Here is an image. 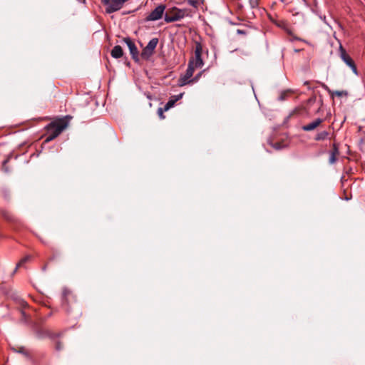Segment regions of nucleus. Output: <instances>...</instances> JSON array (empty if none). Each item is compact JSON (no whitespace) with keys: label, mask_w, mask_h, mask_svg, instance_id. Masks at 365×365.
<instances>
[{"label":"nucleus","mask_w":365,"mask_h":365,"mask_svg":"<svg viewBox=\"0 0 365 365\" xmlns=\"http://www.w3.org/2000/svg\"><path fill=\"white\" fill-rule=\"evenodd\" d=\"M68 122L66 119L62 118L57 121L51 123L48 125V135L46 141L49 142L58 137L62 131L68 126Z\"/></svg>","instance_id":"1"},{"label":"nucleus","mask_w":365,"mask_h":365,"mask_svg":"<svg viewBox=\"0 0 365 365\" xmlns=\"http://www.w3.org/2000/svg\"><path fill=\"white\" fill-rule=\"evenodd\" d=\"M199 1L200 0H187V4L195 9L198 8L200 5Z\"/></svg>","instance_id":"14"},{"label":"nucleus","mask_w":365,"mask_h":365,"mask_svg":"<svg viewBox=\"0 0 365 365\" xmlns=\"http://www.w3.org/2000/svg\"><path fill=\"white\" fill-rule=\"evenodd\" d=\"M70 294V291L67 289H64L63 290V302H66L67 301V297Z\"/></svg>","instance_id":"15"},{"label":"nucleus","mask_w":365,"mask_h":365,"mask_svg":"<svg viewBox=\"0 0 365 365\" xmlns=\"http://www.w3.org/2000/svg\"><path fill=\"white\" fill-rule=\"evenodd\" d=\"M165 5L160 4L154 10H153L145 18L147 21H155L160 19L165 10Z\"/></svg>","instance_id":"8"},{"label":"nucleus","mask_w":365,"mask_h":365,"mask_svg":"<svg viewBox=\"0 0 365 365\" xmlns=\"http://www.w3.org/2000/svg\"><path fill=\"white\" fill-rule=\"evenodd\" d=\"M323 122V120L322 118H317L312 122L304 125L302 127V129L304 131H312L316 129Z\"/></svg>","instance_id":"10"},{"label":"nucleus","mask_w":365,"mask_h":365,"mask_svg":"<svg viewBox=\"0 0 365 365\" xmlns=\"http://www.w3.org/2000/svg\"><path fill=\"white\" fill-rule=\"evenodd\" d=\"M62 348H63L62 344H61V342H60V341H58V342L56 343V349L57 351H60V350H61V349H62Z\"/></svg>","instance_id":"21"},{"label":"nucleus","mask_w":365,"mask_h":365,"mask_svg":"<svg viewBox=\"0 0 365 365\" xmlns=\"http://www.w3.org/2000/svg\"><path fill=\"white\" fill-rule=\"evenodd\" d=\"M339 51L341 60L351 69L354 74L358 75L357 68L354 61L346 53V50L343 48L341 44L339 46Z\"/></svg>","instance_id":"5"},{"label":"nucleus","mask_w":365,"mask_h":365,"mask_svg":"<svg viewBox=\"0 0 365 365\" xmlns=\"http://www.w3.org/2000/svg\"><path fill=\"white\" fill-rule=\"evenodd\" d=\"M293 39H295V40H300V38H297V37H293Z\"/></svg>","instance_id":"24"},{"label":"nucleus","mask_w":365,"mask_h":365,"mask_svg":"<svg viewBox=\"0 0 365 365\" xmlns=\"http://www.w3.org/2000/svg\"><path fill=\"white\" fill-rule=\"evenodd\" d=\"M333 93L335 96H339V97L342 96L344 94H346V92H344V91H334Z\"/></svg>","instance_id":"19"},{"label":"nucleus","mask_w":365,"mask_h":365,"mask_svg":"<svg viewBox=\"0 0 365 365\" xmlns=\"http://www.w3.org/2000/svg\"><path fill=\"white\" fill-rule=\"evenodd\" d=\"M286 95H287L286 92L281 93V95L279 97V100L284 101L286 98Z\"/></svg>","instance_id":"22"},{"label":"nucleus","mask_w":365,"mask_h":365,"mask_svg":"<svg viewBox=\"0 0 365 365\" xmlns=\"http://www.w3.org/2000/svg\"><path fill=\"white\" fill-rule=\"evenodd\" d=\"M330 153H334L335 155L337 156L339 154V150L336 145H334L332 150L330 152Z\"/></svg>","instance_id":"20"},{"label":"nucleus","mask_w":365,"mask_h":365,"mask_svg":"<svg viewBox=\"0 0 365 365\" xmlns=\"http://www.w3.org/2000/svg\"><path fill=\"white\" fill-rule=\"evenodd\" d=\"M329 136V133L327 131H322L319 133H317L314 138L315 140L319 141V140H324Z\"/></svg>","instance_id":"13"},{"label":"nucleus","mask_w":365,"mask_h":365,"mask_svg":"<svg viewBox=\"0 0 365 365\" xmlns=\"http://www.w3.org/2000/svg\"><path fill=\"white\" fill-rule=\"evenodd\" d=\"M123 41L128 46L133 59L138 61L139 60V53L135 43L130 38H125Z\"/></svg>","instance_id":"9"},{"label":"nucleus","mask_w":365,"mask_h":365,"mask_svg":"<svg viewBox=\"0 0 365 365\" xmlns=\"http://www.w3.org/2000/svg\"><path fill=\"white\" fill-rule=\"evenodd\" d=\"M337 158L336 155H334V153H330L329 162L330 164H334L336 162Z\"/></svg>","instance_id":"16"},{"label":"nucleus","mask_w":365,"mask_h":365,"mask_svg":"<svg viewBox=\"0 0 365 365\" xmlns=\"http://www.w3.org/2000/svg\"><path fill=\"white\" fill-rule=\"evenodd\" d=\"M165 110H164V108H159L158 109V114L159 115L160 118L163 119L165 118V116L163 115V112H165Z\"/></svg>","instance_id":"18"},{"label":"nucleus","mask_w":365,"mask_h":365,"mask_svg":"<svg viewBox=\"0 0 365 365\" xmlns=\"http://www.w3.org/2000/svg\"><path fill=\"white\" fill-rule=\"evenodd\" d=\"M31 259V257L30 256H26L25 257H24L19 262V264H17V267H21L24 263H26V262H28L29 259Z\"/></svg>","instance_id":"17"},{"label":"nucleus","mask_w":365,"mask_h":365,"mask_svg":"<svg viewBox=\"0 0 365 365\" xmlns=\"http://www.w3.org/2000/svg\"><path fill=\"white\" fill-rule=\"evenodd\" d=\"M111 56L114 58H119L123 56V51L120 46H115L111 50Z\"/></svg>","instance_id":"12"},{"label":"nucleus","mask_w":365,"mask_h":365,"mask_svg":"<svg viewBox=\"0 0 365 365\" xmlns=\"http://www.w3.org/2000/svg\"><path fill=\"white\" fill-rule=\"evenodd\" d=\"M26 304V303L25 302H24V301L22 302V305H24V304Z\"/></svg>","instance_id":"27"},{"label":"nucleus","mask_w":365,"mask_h":365,"mask_svg":"<svg viewBox=\"0 0 365 365\" xmlns=\"http://www.w3.org/2000/svg\"><path fill=\"white\" fill-rule=\"evenodd\" d=\"M188 16H190L189 9H179L176 6H173L168 9L165 14L164 19L166 23H172L180 21Z\"/></svg>","instance_id":"2"},{"label":"nucleus","mask_w":365,"mask_h":365,"mask_svg":"<svg viewBox=\"0 0 365 365\" xmlns=\"http://www.w3.org/2000/svg\"><path fill=\"white\" fill-rule=\"evenodd\" d=\"M18 352L22 353V354H26V351H25V349L23 348V347L19 348V350L18 351Z\"/></svg>","instance_id":"23"},{"label":"nucleus","mask_w":365,"mask_h":365,"mask_svg":"<svg viewBox=\"0 0 365 365\" xmlns=\"http://www.w3.org/2000/svg\"><path fill=\"white\" fill-rule=\"evenodd\" d=\"M202 47L200 43L196 42L195 43V57L192 58L189 62L192 63V66H194L195 68H201L204 63L202 59Z\"/></svg>","instance_id":"6"},{"label":"nucleus","mask_w":365,"mask_h":365,"mask_svg":"<svg viewBox=\"0 0 365 365\" xmlns=\"http://www.w3.org/2000/svg\"><path fill=\"white\" fill-rule=\"evenodd\" d=\"M158 43V38H152L147 46L143 49L140 56L144 60H148L154 53L155 49Z\"/></svg>","instance_id":"4"},{"label":"nucleus","mask_w":365,"mask_h":365,"mask_svg":"<svg viewBox=\"0 0 365 365\" xmlns=\"http://www.w3.org/2000/svg\"><path fill=\"white\" fill-rule=\"evenodd\" d=\"M122 2L124 4L125 2H126L128 0H121Z\"/></svg>","instance_id":"26"},{"label":"nucleus","mask_w":365,"mask_h":365,"mask_svg":"<svg viewBox=\"0 0 365 365\" xmlns=\"http://www.w3.org/2000/svg\"><path fill=\"white\" fill-rule=\"evenodd\" d=\"M183 96V93H181L178 95L173 96L171 98L168 100V101L166 103V104L164 106V110H168L170 108L174 106L175 103L180 100Z\"/></svg>","instance_id":"11"},{"label":"nucleus","mask_w":365,"mask_h":365,"mask_svg":"<svg viewBox=\"0 0 365 365\" xmlns=\"http://www.w3.org/2000/svg\"><path fill=\"white\" fill-rule=\"evenodd\" d=\"M101 1L106 6V11L108 14L120 10L124 4L121 0H101Z\"/></svg>","instance_id":"7"},{"label":"nucleus","mask_w":365,"mask_h":365,"mask_svg":"<svg viewBox=\"0 0 365 365\" xmlns=\"http://www.w3.org/2000/svg\"><path fill=\"white\" fill-rule=\"evenodd\" d=\"M195 68H196L194 66H192V62L188 63V66H187L185 73L183 76H182L179 79L180 86H182L187 85L191 82H194V81H197V76L192 79H190L192 78V76H193Z\"/></svg>","instance_id":"3"},{"label":"nucleus","mask_w":365,"mask_h":365,"mask_svg":"<svg viewBox=\"0 0 365 365\" xmlns=\"http://www.w3.org/2000/svg\"><path fill=\"white\" fill-rule=\"evenodd\" d=\"M287 32H288V34H289V35H292V33H291V31H290L287 30Z\"/></svg>","instance_id":"25"}]
</instances>
